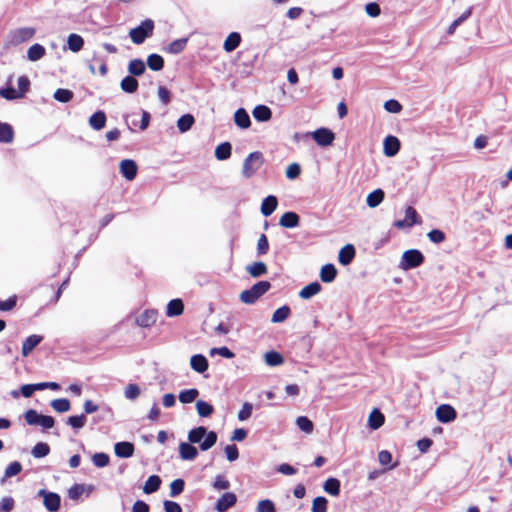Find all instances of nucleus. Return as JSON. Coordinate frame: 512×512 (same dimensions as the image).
<instances>
[{
	"label": "nucleus",
	"mask_w": 512,
	"mask_h": 512,
	"mask_svg": "<svg viewBox=\"0 0 512 512\" xmlns=\"http://www.w3.org/2000/svg\"><path fill=\"white\" fill-rule=\"evenodd\" d=\"M40 416L36 410L29 409L25 412L24 419L28 425L37 426Z\"/></svg>",
	"instance_id": "052dcab7"
},
{
	"label": "nucleus",
	"mask_w": 512,
	"mask_h": 512,
	"mask_svg": "<svg viewBox=\"0 0 512 512\" xmlns=\"http://www.w3.org/2000/svg\"><path fill=\"white\" fill-rule=\"evenodd\" d=\"M355 248L352 244H347L340 249L338 254V261L340 264L349 265L355 257Z\"/></svg>",
	"instance_id": "4468645a"
},
{
	"label": "nucleus",
	"mask_w": 512,
	"mask_h": 512,
	"mask_svg": "<svg viewBox=\"0 0 512 512\" xmlns=\"http://www.w3.org/2000/svg\"><path fill=\"white\" fill-rule=\"evenodd\" d=\"M290 312V308L287 305H284L275 310V312L272 315L271 321L273 323H281L289 317Z\"/></svg>",
	"instance_id": "37998d69"
},
{
	"label": "nucleus",
	"mask_w": 512,
	"mask_h": 512,
	"mask_svg": "<svg viewBox=\"0 0 512 512\" xmlns=\"http://www.w3.org/2000/svg\"><path fill=\"white\" fill-rule=\"evenodd\" d=\"M196 410L200 417H209L214 412L213 406L203 400L196 402Z\"/></svg>",
	"instance_id": "09e8293b"
},
{
	"label": "nucleus",
	"mask_w": 512,
	"mask_h": 512,
	"mask_svg": "<svg viewBox=\"0 0 512 512\" xmlns=\"http://www.w3.org/2000/svg\"><path fill=\"white\" fill-rule=\"evenodd\" d=\"M106 120V114L102 110H99L91 115L89 118V125L92 129L99 131L105 127Z\"/></svg>",
	"instance_id": "412c9836"
},
{
	"label": "nucleus",
	"mask_w": 512,
	"mask_h": 512,
	"mask_svg": "<svg viewBox=\"0 0 512 512\" xmlns=\"http://www.w3.org/2000/svg\"><path fill=\"white\" fill-rule=\"evenodd\" d=\"M257 512H276L275 504L270 499L260 500L256 507Z\"/></svg>",
	"instance_id": "6e6d98bb"
},
{
	"label": "nucleus",
	"mask_w": 512,
	"mask_h": 512,
	"mask_svg": "<svg viewBox=\"0 0 512 512\" xmlns=\"http://www.w3.org/2000/svg\"><path fill=\"white\" fill-rule=\"evenodd\" d=\"M246 271L249 273L251 277L258 278L267 273V266L264 262L261 261L254 262L246 266Z\"/></svg>",
	"instance_id": "a878e982"
},
{
	"label": "nucleus",
	"mask_w": 512,
	"mask_h": 512,
	"mask_svg": "<svg viewBox=\"0 0 512 512\" xmlns=\"http://www.w3.org/2000/svg\"><path fill=\"white\" fill-rule=\"evenodd\" d=\"M185 482L183 479H175L170 484V496L171 497H177L179 494H181L184 490Z\"/></svg>",
	"instance_id": "5fc2aeb1"
},
{
	"label": "nucleus",
	"mask_w": 512,
	"mask_h": 512,
	"mask_svg": "<svg viewBox=\"0 0 512 512\" xmlns=\"http://www.w3.org/2000/svg\"><path fill=\"white\" fill-rule=\"evenodd\" d=\"M67 44L72 52H78L83 48L84 40L80 35L72 33L68 36Z\"/></svg>",
	"instance_id": "ea45409f"
},
{
	"label": "nucleus",
	"mask_w": 512,
	"mask_h": 512,
	"mask_svg": "<svg viewBox=\"0 0 512 512\" xmlns=\"http://www.w3.org/2000/svg\"><path fill=\"white\" fill-rule=\"evenodd\" d=\"M271 287L268 281H259L250 289L240 293V300L245 304H254L262 295H264Z\"/></svg>",
	"instance_id": "f03ea898"
},
{
	"label": "nucleus",
	"mask_w": 512,
	"mask_h": 512,
	"mask_svg": "<svg viewBox=\"0 0 512 512\" xmlns=\"http://www.w3.org/2000/svg\"><path fill=\"white\" fill-rule=\"evenodd\" d=\"M337 275V270L333 264H325L320 271V278L324 283L332 282Z\"/></svg>",
	"instance_id": "7c9ffc66"
},
{
	"label": "nucleus",
	"mask_w": 512,
	"mask_h": 512,
	"mask_svg": "<svg viewBox=\"0 0 512 512\" xmlns=\"http://www.w3.org/2000/svg\"><path fill=\"white\" fill-rule=\"evenodd\" d=\"M301 173L300 165L297 163L290 164L286 169V177L288 179H296Z\"/></svg>",
	"instance_id": "774afa93"
},
{
	"label": "nucleus",
	"mask_w": 512,
	"mask_h": 512,
	"mask_svg": "<svg viewBox=\"0 0 512 512\" xmlns=\"http://www.w3.org/2000/svg\"><path fill=\"white\" fill-rule=\"evenodd\" d=\"M277 205V198L273 195H269L262 201L261 213L266 217L270 216L276 210Z\"/></svg>",
	"instance_id": "5701e85b"
},
{
	"label": "nucleus",
	"mask_w": 512,
	"mask_h": 512,
	"mask_svg": "<svg viewBox=\"0 0 512 512\" xmlns=\"http://www.w3.org/2000/svg\"><path fill=\"white\" fill-rule=\"evenodd\" d=\"M109 460V455L103 452L95 453L92 456V462L98 468L106 467L109 464Z\"/></svg>",
	"instance_id": "864d4df0"
},
{
	"label": "nucleus",
	"mask_w": 512,
	"mask_h": 512,
	"mask_svg": "<svg viewBox=\"0 0 512 512\" xmlns=\"http://www.w3.org/2000/svg\"><path fill=\"white\" fill-rule=\"evenodd\" d=\"M22 471V465L18 461L11 462L5 469L4 475L1 479V483H4L6 479L18 475Z\"/></svg>",
	"instance_id": "a19ab883"
},
{
	"label": "nucleus",
	"mask_w": 512,
	"mask_h": 512,
	"mask_svg": "<svg viewBox=\"0 0 512 512\" xmlns=\"http://www.w3.org/2000/svg\"><path fill=\"white\" fill-rule=\"evenodd\" d=\"M191 368L197 373H204L208 369V360L202 354H195L190 359Z\"/></svg>",
	"instance_id": "dca6fc26"
},
{
	"label": "nucleus",
	"mask_w": 512,
	"mask_h": 512,
	"mask_svg": "<svg viewBox=\"0 0 512 512\" xmlns=\"http://www.w3.org/2000/svg\"><path fill=\"white\" fill-rule=\"evenodd\" d=\"M45 53H46L45 47L41 44L35 43L29 47V49L27 51V58L30 61L35 62V61H38L41 58H43Z\"/></svg>",
	"instance_id": "cd10ccee"
},
{
	"label": "nucleus",
	"mask_w": 512,
	"mask_h": 512,
	"mask_svg": "<svg viewBox=\"0 0 512 512\" xmlns=\"http://www.w3.org/2000/svg\"><path fill=\"white\" fill-rule=\"evenodd\" d=\"M320 291L321 285L315 281L303 287L299 292V297L302 299H310L311 297L317 295Z\"/></svg>",
	"instance_id": "bb28decb"
},
{
	"label": "nucleus",
	"mask_w": 512,
	"mask_h": 512,
	"mask_svg": "<svg viewBox=\"0 0 512 512\" xmlns=\"http://www.w3.org/2000/svg\"><path fill=\"white\" fill-rule=\"evenodd\" d=\"M296 424H297L298 428L305 433L309 434L313 431V423L306 416H299L296 419Z\"/></svg>",
	"instance_id": "603ef678"
},
{
	"label": "nucleus",
	"mask_w": 512,
	"mask_h": 512,
	"mask_svg": "<svg viewBox=\"0 0 512 512\" xmlns=\"http://www.w3.org/2000/svg\"><path fill=\"white\" fill-rule=\"evenodd\" d=\"M30 87V80L27 76L23 75L18 78V94H21V98L28 92Z\"/></svg>",
	"instance_id": "680f3d73"
},
{
	"label": "nucleus",
	"mask_w": 512,
	"mask_h": 512,
	"mask_svg": "<svg viewBox=\"0 0 512 512\" xmlns=\"http://www.w3.org/2000/svg\"><path fill=\"white\" fill-rule=\"evenodd\" d=\"M124 394L127 399L134 400L140 395V388L136 384H129L125 388Z\"/></svg>",
	"instance_id": "338daca9"
},
{
	"label": "nucleus",
	"mask_w": 512,
	"mask_h": 512,
	"mask_svg": "<svg viewBox=\"0 0 512 512\" xmlns=\"http://www.w3.org/2000/svg\"><path fill=\"white\" fill-rule=\"evenodd\" d=\"M241 43V36L238 32L230 33L224 41L223 49L226 52L234 51Z\"/></svg>",
	"instance_id": "393cba45"
},
{
	"label": "nucleus",
	"mask_w": 512,
	"mask_h": 512,
	"mask_svg": "<svg viewBox=\"0 0 512 512\" xmlns=\"http://www.w3.org/2000/svg\"><path fill=\"white\" fill-rule=\"evenodd\" d=\"M86 416L84 414L69 416L66 420V424L71 426L75 430L83 428L86 424Z\"/></svg>",
	"instance_id": "a18cd8bd"
},
{
	"label": "nucleus",
	"mask_w": 512,
	"mask_h": 512,
	"mask_svg": "<svg viewBox=\"0 0 512 512\" xmlns=\"http://www.w3.org/2000/svg\"><path fill=\"white\" fill-rule=\"evenodd\" d=\"M457 416V413L455 409L448 405V404H442L436 409V417L438 421L442 423H449L453 421Z\"/></svg>",
	"instance_id": "1a4fd4ad"
},
{
	"label": "nucleus",
	"mask_w": 512,
	"mask_h": 512,
	"mask_svg": "<svg viewBox=\"0 0 512 512\" xmlns=\"http://www.w3.org/2000/svg\"><path fill=\"white\" fill-rule=\"evenodd\" d=\"M154 30V22L151 19H145L129 32V36L134 44H142L146 38L152 36Z\"/></svg>",
	"instance_id": "20e7f679"
},
{
	"label": "nucleus",
	"mask_w": 512,
	"mask_h": 512,
	"mask_svg": "<svg viewBox=\"0 0 512 512\" xmlns=\"http://www.w3.org/2000/svg\"><path fill=\"white\" fill-rule=\"evenodd\" d=\"M232 152V145L230 142H223L215 149V157L219 161L227 160L230 158Z\"/></svg>",
	"instance_id": "c756f323"
},
{
	"label": "nucleus",
	"mask_w": 512,
	"mask_h": 512,
	"mask_svg": "<svg viewBox=\"0 0 512 512\" xmlns=\"http://www.w3.org/2000/svg\"><path fill=\"white\" fill-rule=\"evenodd\" d=\"M257 255H265L269 250V242L265 234H261L257 241Z\"/></svg>",
	"instance_id": "13d9d810"
},
{
	"label": "nucleus",
	"mask_w": 512,
	"mask_h": 512,
	"mask_svg": "<svg viewBox=\"0 0 512 512\" xmlns=\"http://www.w3.org/2000/svg\"><path fill=\"white\" fill-rule=\"evenodd\" d=\"M199 395V391L195 388L183 390L179 394V400L183 404L193 402Z\"/></svg>",
	"instance_id": "de8ad7c7"
},
{
	"label": "nucleus",
	"mask_w": 512,
	"mask_h": 512,
	"mask_svg": "<svg viewBox=\"0 0 512 512\" xmlns=\"http://www.w3.org/2000/svg\"><path fill=\"white\" fill-rule=\"evenodd\" d=\"M14 138V131L10 124L0 122V142L11 143Z\"/></svg>",
	"instance_id": "e433bc0d"
},
{
	"label": "nucleus",
	"mask_w": 512,
	"mask_h": 512,
	"mask_svg": "<svg viewBox=\"0 0 512 512\" xmlns=\"http://www.w3.org/2000/svg\"><path fill=\"white\" fill-rule=\"evenodd\" d=\"M312 137L318 145L328 146L332 144L335 135L328 128H320L313 132Z\"/></svg>",
	"instance_id": "0eeeda50"
},
{
	"label": "nucleus",
	"mask_w": 512,
	"mask_h": 512,
	"mask_svg": "<svg viewBox=\"0 0 512 512\" xmlns=\"http://www.w3.org/2000/svg\"><path fill=\"white\" fill-rule=\"evenodd\" d=\"M190 443H200V449L207 451L217 442V434L214 431L207 432L204 426L193 428L188 433Z\"/></svg>",
	"instance_id": "f257e3e1"
},
{
	"label": "nucleus",
	"mask_w": 512,
	"mask_h": 512,
	"mask_svg": "<svg viewBox=\"0 0 512 512\" xmlns=\"http://www.w3.org/2000/svg\"><path fill=\"white\" fill-rule=\"evenodd\" d=\"M147 65L153 71H160L164 67V59L159 54H150L147 58Z\"/></svg>",
	"instance_id": "79ce46f5"
},
{
	"label": "nucleus",
	"mask_w": 512,
	"mask_h": 512,
	"mask_svg": "<svg viewBox=\"0 0 512 512\" xmlns=\"http://www.w3.org/2000/svg\"><path fill=\"white\" fill-rule=\"evenodd\" d=\"M146 66L143 60L133 59L128 64V72L131 76H140L145 72Z\"/></svg>",
	"instance_id": "f704fd0d"
},
{
	"label": "nucleus",
	"mask_w": 512,
	"mask_h": 512,
	"mask_svg": "<svg viewBox=\"0 0 512 512\" xmlns=\"http://www.w3.org/2000/svg\"><path fill=\"white\" fill-rule=\"evenodd\" d=\"M60 503V496L54 492H50L48 495H45V499L43 500V504L49 512L58 511L60 508Z\"/></svg>",
	"instance_id": "a211bd4d"
},
{
	"label": "nucleus",
	"mask_w": 512,
	"mask_h": 512,
	"mask_svg": "<svg viewBox=\"0 0 512 512\" xmlns=\"http://www.w3.org/2000/svg\"><path fill=\"white\" fill-rule=\"evenodd\" d=\"M50 453V447L47 443L38 442L31 450L34 458H43Z\"/></svg>",
	"instance_id": "49530a36"
},
{
	"label": "nucleus",
	"mask_w": 512,
	"mask_h": 512,
	"mask_svg": "<svg viewBox=\"0 0 512 512\" xmlns=\"http://www.w3.org/2000/svg\"><path fill=\"white\" fill-rule=\"evenodd\" d=\"M384 191L382 189H376L368 194L366 203L369 207L375 208L384 200Z\"/></svg>",
	"instance_id": "473e14b6"
},
{
	"label": "nucleus",
	"mask_w": 512,
	"mask_h": 512,
	"mask_svg": "<svg viewBox=\"0 0 512 512\" xmlns=\"http://www.w3.org/2000/svg\"><path fill=\"white\" fill-rule=\"evenodd\" d=\"M323 489L332 496H338L340 493V481L337 478H328L324 482Z\"/></svg>",
	"instance_id": "c9c22d12"
},
{
	"label": "nucleus",
	"mask_w": 512,
	"mask_h": 512,
	"mask_svg": "<svg viewBox=\"0 0 512 512\" xmlns=\"http://www.w3.org/2000/svg\"><path fill=\"white\" fill-rule=\"evenodd\" d=\"M252 410H253V406L251 403H248V402L244 403L242 405V408L238 412V419L240 421L247 420L251 416Z\"/></svg>",
	"instance_id": "69168bd1"
},
{
	"label": "nucleus",
	"mask_w": 512,
	"mask_h": 512,
	"mask_svg": "<svg viewBox=\"0 0 512 512\" xmlns=\"http://www.w3.org/2000/svg\"><path fill=\"white\" fill-rule=\"evenodd\" d=\"M50 405L58 413L67 412L71 408L70 401L66 398L54 399Z\"/></svg>",
	"instance_id": "c03bdc74"
},
{
	"label": "nucleus",
	"mask_w": 512,
	"mask_h": 512,
	"mask_svg": "<svg viewBox=\"0 0 512 512\" xmlns=\"http://www.w3.org/2000/svg\"><path fill=\"white\" fill-rule=\"evenodd\" d=\"M179 453L183 460H194L198 455L197 449L192 444L185 442L179 445Z\"/></svg>",
	"instance_id": "b1692460"
},
{
	"label": "nucleus",
	"mask_w": 512,
	"mask_h": 512,
	"mask_svg": "<svg viewBox=\"0 0 512 512\" xmlns=\"http://www.w3.org/2000/svg\"><path fill=\"white\" fill-rule=\"evenodd\" d=\"M253 117L259 122L269 121L272 117L271 109L266 105H257L252 111Z\"/></svg>",
	"instance_id": "aec40b11"
},
{
	"label": "nucleus",
	"mask_w": 512,
	"mask_h": 512,
	"mask_svg": "<svg viewBox=\"0 0 512 512\" xmlns=\"http://www.w3.org/2000/svg\"><path fill=\"white\" fill-rule=\"evenodd\" d=\"M264 157L259 151L250 153L243 161L242 176L250 179L263 165Z\"/></svg>",
	"instance_id": "7ed1b4c3"
},
{
	"label": "nucleus",
	"mask_w": 512,
	"mask_h": 512,
	"mask_svg": "<svg viewBox=\"0 0 512 512\" xmlns=\"http://www.w3.org/2000/svg\"><path fill=\"white\" fill-rule=\"evenodd\" d=\"M427 237L431 242L435 244H440L444 242L446 238L445 233L439 229L431 230L430 232H428Z\"/></svg>",
	"instance_id": "bf43d9fd"
},
{
	"label": "nucleus",
	"mask_w": 512,
	"mask_h": 512,
	"mask_svg": "<svg viewBox=\"0 0 512 512\" xmlns=\"http://www.w3.org/2000/svg\"><path fill=\"white\" fill-rule=\"evenodd\" d=\"M0 96L7 100L21 98V94H18L13 87L0 88Z\"/></svg>",
	"instance_id": "e2e57ef3"
},
{
	"label": "nucleus",
	"mask_w": 512,
	"mask_h": 512,
	"mask_svg": "<svg viewBox=\"0 0 512 512\" xmlns=\"http://www.w3.org/2000/svg\"><path fill=\"white\" fill-rule=\"evenodd\" d=\"M237 502V497L232 492L224 493L217 501L215 509L218 512H225L233 507Z\"/></svg>",
	"instance_id": "9d476101"
},
{
	"label": "nucleus",
	"mask_w": 512,
	"mask_h": 512,
	"mask_svg": "<svg viewBox=\"0 0 512 512\" xmlns=\"http://www.w3.org/2000/svg\"><path fill=\"white\" fill-rule=\"evenodd\" d=\"M184 311V304L181 299L170 300L167 304L166 315L168 317L180 316Z\"/></svg>",
	"instance_id": "4be33fe9"
},
{
	"label": "nucleus",
	"mask_w": 512,
	"mask_h": 512,
	"mask_svg": "<svg viewBox=\"0 0 512 512\" xmlns=\"http://www.w3.org/2000/svg\"><path fill=\"white\" fill-rule=\"evenodd\" d=\"M35 34V29L32 27H22L11 31L8 35L9 44L17 46L30 40Z\"/></svg>",
	"instance_id": "423d86ee"
},
{
	"label": "nucleus",
	"mask_w": 512,
	"mask_h": 512,
	"mask_svg": "<svg viewBox=\"0 0 512 512\" xmlns=\"http://www.w3.org/2000/svg\"><path fill=\"white\" fill-rule=\"evenodd\" d=\"M187 42L188 38L176 39L167 46L166 52L174 55L179 54L185 49Z\"/></svg>",
	"instance_id": "58836bf2"
},
{
	"label": "nucleus",
	"mask_w": 512,
	"mask_h": 512,
	"mask_svg": "<svg viewBox=\"0 0 512 512\" xmlns=\"http://www.w3.org/2000/svg\"><path fill=\"white\" fill-rule=\"evenodd\" d=\"M400 150V141L397 137L389 135L384 139V154L388 157L395 156Z\"/></svg>",
	"instance_id": "f8f14e48"
},
{
	"label": "nucleus",
	"mask_w": 512,
	"mask_h": 512,
	"mask_svg": "<svg viewBox=\"0 0 512 512\" xmlns=\"http://www.w3.org/2000/svg\"><path fill=\"white\" fill-rule=\"evenodd\" d=\"M74 94L69 89L59 88L54 92V99L61 103H67L72 100Z\"/></svg>",
	"instance_id": "8fccbe9b"
},
{
	"label": "nucleus",
	"mask_w": 512,
	"mask_h": 512,
	"mask_svg": "<svg viewBox=\"0 0 512 512\" xmlns=\"http://www.w3.org/2000/svg\"><path fill=\"white\" fill-rule=\"evenodd\" d=\"M138 81L134 76L128 75L124 77L120 82L121 89L126 93H135L138 89Z\"/></svg>",
	"instance_id": "2f4dec72"
},
{
	"label": "nucleus",
	"mask_w": 512,
	"mask_h": 512,
	"mask_svg": "<svg viewBox=\"0 0 512 512\" xmlns=\"http://www.w3.org/2000/svg\"><path fill=\"white\" fill-rule=\"evenodd\" d=\"M210 355L211 356H214V355H220L224 358H227V359H231L234 357V353L227 347L223 346V347H217V348H212L210 350Z\"/></svg>",
	"instance_id": "0e129e2a"
},
{
	"label": "nucleus",
	"mask_w": 512,
	"mask_h": 512,
	"mask_svg": "<svg viewBox=\"0 0 512 512\" xmlns=\"http://www.w3.org/2000/svg\"><path fill=\"white\" fill-rule=\"evenodd\" d=\"M424 262L423 254L416 249H410L403 253L399 267L402 270H410L419 267Z\"/></svg>",
	"instance_id": "39448f33"
},
{
	"label": "nucleus",
	"mask_w": 512,
	"mask_h": 512,
	"mask_svg": "<svg viewBox=\"0 0 512 512\" xmlns=\"http://www.w3.org/2000/svg\"><path fill=\"white\" fill-rule=\"evenodd\" d=\"M43 340L41 335L32 334L28 336L22 344V356L27 357Z\"/></svg>",
	"instance_id": "9b49d317"
},
{
	"label": "nucleus",
	"mask_w": 512,
	"mask_h": 512,
	"mask_svg": "<svg viewBox=\"0 0 512 512\" xmlns=\"http://www.w3.org/2000/svg\"><path fill=\"white\" fill-rule=\"evenodd\" d=\"M120 172L123 175L124 178H126L128 181H132L135 179L137 175V164L134 160L131 159H124L120 162L119 165Z\"/></svg>",
	"instance_id": "6e6552de"
},
{
	"label": "nucleus",
	"mask_w": 512,
	"mask_h": 512,
	"mask_svg": "<svg viewBox=\"0 0 512 512\" xmlns=\"http://www.w3.org/2000/svg\"><path fill=\"white\" fill-rule=\"evenodd\" d=\"M384 420V415L378 409H374L369 415L368 425L371 429L376 430L383 425Z\"/></svg>",
	"instance_id": "72a5a7b5"
},
{
	"label": "nucleus",
	"mask_w": 512,
	"mask_h": 512,
	"mask_svg": "<svg viewBox=\"0 0 512 512\" xmlns=\"http://www.w3.org/2000/svg\"><path fill=\"white\" fill-rule=\"evenodd\" d=\"M300 218L295 212H285L280 220L279 224L284 228H294L299 225Z\"/></svg>",
	"instance_id": "6ab92c4d"
},
{
	"label": "nucleus",
	"mask_w": 512,
	"mask_h": 512,
	"mask_svg": "<svg viewBox=\"0 0 512 512\" xmlns=\"http://www.w3.org/2000/svg\"><path fill=\"white\" fill-rule=\"evenodd\" d=\"M157 320V312L155 310H145L136 318L138 326L147 328L152 326Z\"/></svg>",
	"instance_id": "ddd939ff"
},
{
	"label": "nucleus",
	"mask_w": 512,
	"mask_h": 512,
	"mask_svg": "<svg viewBox=\"0 0 512 512\" xmlns=\"http://www.w3.org/2000/svg\"><path fill=\"white\" fill-rule=\"evenodd\" d=\"M234 122L241 129H247L251 125L250 116L244 108L235 111Z\"/></svg>",
	"instance_id": "f3484780"
},
{
	"label": "nucleus",
	"mask_w": 512,
	"mask_h": 512,
	"mask_svg": "<svg viewBox=\"0 0 512 512\" xmlns=\"http://www.w3.org/2000/svg\"><path fill=\"white\" fill-rule=\"evenodd\" d=\"M265 362L269 366H278L283 363V357L276 351H269L265 354Z\"/></svg>",
	"instance_id": "3c124183"
},
{
	"label": "nucleus",
	"mask_w": 512,
	"mask_h": 512,
	"mask_svg": "<svg viewBox=\"0 0 512 512\" xmlns=\"http://www.w3.org/2000/svg\"><path fill=\"white\" fill-rule=\"evenodd\" d=\"M327 499L322 496H318L313 500L312 512H327Z\"/></svg>",
	"instance_id": "4d7b16f0"
},
{
	"label": "nucleus",
	"mask_w": 512,
	"mask_h": 512,
	"mask_svg": "<svg viewBox=\"0 0 512 512\" xmlns=\"http://www.w3.org/2000/svg\"><path fill=\"white\" fill-rule=\"evenodd\" d=\"M161 482V478L158 475L149 476L143 486V492L145 494L156 492L160 488Z\"/></svg>",
	"instance_id": "c85d7f7f"
},
{
	"label": "nucleus",
	"mask_w": 512,
	"mask_h": 512,
	"mask_svg": "<svg viewBox=\"0 0 512 512\" xmlns=\"http://www.w3.org/2000/svg\"><path fill=\"white\" fill-rule=\"evenodd\" d=\"M116 456L120 458H129L134 454V445L131 442H118L114 446Z\"/></svg>",
	"instance_id": "2eb2a0df"
},
{
	"label": "nucleus",
	"mask_w": 512,
	"mask_h": 512,
	"mask_svg": "<svg viewBox=\"0 0 512 512\" xmlns=\"http://www.w3.org/2000/svg\"><path fill=\"white\" fill-rule=\"evenodd\" d=\"M195 122L193 115L184 114L177 120V128L181 133H185L191 129Z\"/></svg>",
	"instance_id": "4c0bfd02"
}]
</instances>
